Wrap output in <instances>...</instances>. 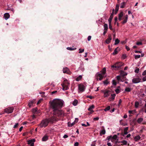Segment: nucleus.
<instances>
[{
	"mask_svg": "<svg viewBox=\"0 0 146 146\" xmlns=\"http://www.w3.org/2000/svg\"><path fill=\"white\" fill-rule=\"evenodd\" d=\"M116 78L119 81H122L121 80V76H117L116 77Z\"/></svg>",
	"mask_w": 146,
	"mask_h": 146,
	"instance_id": "e433bc0d",
	"label": "nucleus"
},
{
	"mask_svg": "<svg viewBox=\"0 0 146 146\" xmlns=\"http://www.w3.org/2000/svg\"><path fill=\"white\" fill-rule=\"evenodd\" d=\"M142 75L143 76L146 75V70H145L142 73Z\"/></svg>",
	"mask_w": 146,
	"mask_h": 146,
	"instance_id": "4d7b16f0",
	"label": "nucleus"
},
{
	"mask_svg": "<svg viewBox=\"0 0 146 146\" xmlns=\"http://www.w3.org/2000/svg\"><path fill=\"white\" fill-rule=\"evenodd\" d=\"M114 11V9H113V11L112 13L111 14V15L110 16V18L108 19V21L109 23H111V20H112V19L113 18V17L112 16V14H113Z\"/></svg>",
	"mask_w": 146,
	"mask_h": 146,
	"instance_id": "412c9836",
	"label": "nucleus"
},
{
	"mask_svg": "<svg viewBox=\"0 0 146 146\" xmlns=\"http://www.w3.org/2000/svg\"><path fill=\"white\" fill-rule=\"evenodd\" d=\"M80 70H81L82 71H84V67H81L79 68Z\"/></svg>",
	"mask_w": 146,
	"mask_h": 146,
	"instance_id": "3c124183",
	"label": "nucleus"
},
{
	"mask_svg": "<svg viewBox=\"0 0 146 146\" xmlns=\"http://www.w3.org/2000/svg\"><path fill=\"white\" fill-rule=\"evenodd\" d=\"M125 5V2H123L122 3H121V5H120V8H123L124 7Z\"/></svg>",
	"mask_w": 146,
	"mask_h": 146,
	"instance_id": "2f4dec72",
	"label": "nucleus"
},
{
	"mask_svg": "<svg viewBox=\"0 0 146 146\" xmlns=\"http://www.w3.org/2000/svg\"><path fill=\"white\" fill-rule=\"evenodd\" d=\"M123 12H121L118 15V19L119 21H121L122 19H123Z\"/></svg>",
	"mask_w": 146,
	"mask_h": 146,
	"instance_id": "ddd939ff",
	"label": "nucleus"
},
{
	"mask_svg": "<svg viewBox=\"0 0 146 146\" xmlns=\"http://www.w3.org/2000/svg\"><path fill=\"white\" fill-rule=\"evenodd\" d=\"M48 139V136L47 135H45L42 138V141H46Z\"/></svg>",
	"mask_w": 146,
	"mask_h": 146,
	"instance_id": "a211bd4d",
	"label": "nucleus"
},
{
	"mask_svg": "<svg viewBox=\"0 0 146 146\" xmlns=\"http://www.w3.org/2000/svg\"><path fill=\"white\" fill-rule=\"evenodd\" d=\"M99 119L98 117H96L94 118V120H98Z\"/></svg>",
	"mask_w": 146,
	"mask_h": 146,
	"instance_id": "e2e57ef3",
	"label": "nucleus"
},
{
	"mask_svg": "<svg viewBox=\"0 0 146 146\" xmlns=\"http://www.w3.org/2000/svg\"><path fill=\"white\" fill-rule=\"evenodd\" d=\"M109 28L110 30H112V27L111 25V23H109Z\"/></svg>",
	"mask_w": 146,
	"mask_h": 146,
	"instance_id": "a19ab883",
	"label": "nucleus"
},
{
	"mask_svg": "<svg viewBox=\"0 0 146 146\" xmlns=\"http://www.w3.org/2000/svg\"><path fill=\"white\" fill-rule=\"evenodd\" d=\"M107 145L108 146H111V144L110 143L108 142L107 143Z\"/></svg>",
	"mask_w": 146,
	"mask_h": 146,
	"instance_id": "338daca9",
	"label": "nucleus"
},
{
	"mask_svg": "<svg viewBox=\"0 0 146 146\" xmlns=\"http://www.w3.org/2000/svg\"><path fill=\"white\" fill-rule=\"evenodd\" d=\"M141 79L139 78H134L132 80V82L134 84H137L141 82Z\"/></svg>",
	"mask_w": 146,
	"mask_h": 146,
	"instance_id": "9d476101",
	"label": "nucleus"
},
{
	"mask_svg": "<svg viewBox=\"0 0 146 146\" xmlns=\"http://www.w3.org/2000/svg\"><path fill=\"white\" fill-rule=\"evenodd\" d=\"M51 108L53 110L54 115L58 117L64 115L63 112L60 110L63 106L64 101L61 100L54 99L52 102H50Z\"/></svg>",
	"mask_w": 146,
	"mask_h": 146,
	"instance_id": "f257e3e1",
	"label": "nucleus"
},
{
	"mask_svg": "<svg viewBox=\"0 0 146 146\" xmlns=\"http://www.w3.org/2000/svg\"><path fill=\"white\" fill-rule=\"evenodd\" d=\"M104 30H108V25L107 24H105L104 25Z\"/></svg>",
	"mask_w": 146,
	"mask_h": 146,
	"instance_id": "cd10ccee",
	"label": "nucleus"
},
{
	"mask_svg": "<svg viewBox=\"0 0 146 146\" xmlns=\"http://www.w3.org/2000/svg\"><path fill=\"white\" fill-rule=\"evenodd\" d=\"M146 103L145 104L144 107L145 108V112L146 113V101H145Z\"/></svg>",
	"mask_w": 146,
	"mask_h": 146,
	"instance_id": "774afa93",
	"label": "nucleus"
},
{
	"mask_svg": "<svg viewBox=\"0 0 146 146\" xmlns=\"http://www.w3.org/2000/svg\"><path fill=\"white\" fill-rule=\"evenodd\" d=\"M63 71L64 73H66L68 74H71V72L70 71L69 69L67 67L64 68L63 69Z\"/></svg>",
	"mask_w": 146,
	"mask_h": 146,
	"instance_id": "f8f14e48",
	"label": "nucleus"
},
{
	"mask_svg": "<svg viewBox=\"0 0 146 146\" xmlns=\"http://www.w3.org/2000/svg\"><path fill=\"white\" fill-rule=\"evenodd\" d=\"M125 48L127 49V51H129L130 50L129 48L127 46H125Z\"/></svg>",
	"mask_w": 146,
	"mask_h": 146,
	"instance_id": "bf43d9fd",
	"label": "nucleus"
},
{
	"mask_svg": "<svg viewBox=\"0 0 146 146\" xmlns=\"http://www.w3.org/2000/svg\"><path fill=\"white\" fill-rule=\"evenodd\" d=\"M87 98H90V99H92V96H86Z\"/></svg>",
	"mask_w": 146,
	"mask_h": 146,
	"instance_id": "69168bd1",
	"label": "nucleus"
},
{
	"mask_svg": "<svg viewBox=\"0 0 146 146\" xmlns=\"http://www.w3.org/2000/svg\"><path fill=\"white\" fill-rule=\"evenodd\" d=\"M119 5H116V6L115 9V11H116V13H115V14H116L117 12V11H118V10H119Z\"/></svg>",
	"mask_w": 146,
	"mask_h": 146,
	"instance_id": "f704fd0d",
	"label": "nucleus"
},
{
	"mask_svg": "<svg viewBox=\"0 0 146 146\" xmlns=\"http://www.w3.org/2000/svg\"><path fill=\"white\" fill-rule=\"evenodd\" d=\"M134 140L135 141H137L141 139V137L139 135L135 136L134 137Z\"/></svg>",
	"mask_w": 146,
	"mask_h": 146,
	"instance_id": "6ab92c4d",
	"label": "nucleus"
},
{
	"mask_svg": "<svg viewBox=\"0 0 146 146\" xmlns=\"http://www.w3.org/2000/svg\"><path fill=\"white\" fill-rule=\"evenodd\" d=\"M119 40L118 38L116 39L115 40V43L114 44L115 45H117L119 43Z\"/></svg>",
	"mask_w": 146,
	"mask_h": 146,
	"instance_id": "473e14b6",
	"label": "nucleus"
},
{
	"mask_svg": "<svg viewBox=\"0 0 146 146\" xmlns=\"http://www.w3.org/2000/svg\"><path fill=\"white\" fill-rule=\"evenodd\" d=\"M103 83L105 85H107L109 83V82L108 81V80H106L103 82Z\"/></svg>",
	"mask_w": 146,
	"mask_h": 146,
	"instance_id": "4c0bfd02",
	"label": "nucleus"
},
{
	"mask_svg": "<svg viewBox=\"0 0 146 146\" xmlns=\"http://www.w3.org/2000/svg\"><path fill=\"white\" fill-rule=\"evenodd\" d=\"M139 105V103L137 101H136L135 102V106L136 108H138Z\"/></svg>",
	"mask_w": 146,
	"mask_h": 146,
	"instance_id": "c85d7f7f",
	"label": "nucleus"
},
{
	"mask_svg": "<svg viewBox=\"0 0 146 146\" xmlns=\"http://www.w3.org/2000/svg\"><path fill=\"white\" fill-rule=\"evenodd\" d=\"M126 57V55L125 54H123L121 56V58L123 59H125Z\"/></svg>",
	"mask_w": 146,
	"mask_h": 146,
	"instance_id": "58836bf2",
	"label": "nucleus"
},
{
	"mask_svg": "<svg viewBox=\"0 0 146 146\" xmlns=\"http://www.w3.org/2000/svg\"><path fill=\"white\" fill-rule=\"evenodd\" d=\"M111 98H109V100L110 101H111V99L112 100H113L115 99V94H111Z\"/></svg>",
	"mask_w": 146,
	"mask_h": 146,
	"instance_id": "393cba45",
	"label": "nucleus"
},
{
	"mask_svg": "<svg viewBox=\"0 0 146 146\" xmlns=\"http://www.w3.org/2000/svg\"><path fill=\"white\" fill-rule=\"evenodd\" d=\"M112 84L114 86H115L117 84V83L114 80H112Z\"/></svg>",
	"mask_w": 146,
	"mask_h": 146,
	"instance_id": "c03bdc74",
	"label": "nucleus"
},
{
	"mask_svg": "<svg viewBox=\"0 0 146 146\" xmlns=\"http://www.w3.org/2000/svg\"><path fill=\"white\" fill-rule=\"evenodd\" d=\"M33 112L34 113H36V112H37V109H36V108L33 109Z\"/></svg>",
	"mask_w": 146,
	"mask_h": 146,
	"instance_id": "09e8293b",
	"label": "nucleus"
},
{
	"mask_svg": "<svg viewBox=\"0 0 146 146\" xmlns=\"http://www.w3.org/2000/svg\"><path fill=\"white\" fill-rule=\"evenodd\" d=\"M128 18V16L127 15H126L125 17V19H124L123 21L122 22V23L123 24H124L125 23H126L127 21Z\"/></svg>",
	"mask_w": 146,
	"mask_h": 146,
	"instance_id": "dca6fc26",
	"label": "nucleus"
},
{
	"mask_svg": "<svg viewBox=\"0 0 146 146\" xmlns=\"http://www.w3.org/2000/svg\"><path fill=\"white\" fill-rule=\"evenodd\" d=\"M91 36H89L88 37V38H87L88 40V41H89L91 40Z\"/></svg>",
	"mask_w": 146,
	"mask_h": 146,
	"instance_id": "864d4df0",
	"label": "nucleus"
},
{
	"mask_svg": "<svg viewBox=\"0 0 146 146\" xmlns=\"http://www.w3.org/2000/svg\"><path fill=\"white\" fill-rule=\"evenodd\" d=\"M107 138L108 140H111V141L113 142V140H116L117 139V136L116 135H115L113 136H110L108 137H107Z\"/></svg>",
	"mask_w": 146,
	"mask_h": 146,
	"instance_id": "1a4fd4ad",
	"label": "nucleus"
},
{
	"mask_svg": "<svg viewBox=\"0 0 146 146\" xmlns=\"http://www.w3.org/2000/svg\"><path fill=\"white\" fill-rule=\"evenodd\" d=\"M112 40V37L111 35H109L108 38L106 40V42L107 44H109Z\"/></svg>",
	"mask_w": 146,
	"mask_h": 146,
	"instance_id": "2eb2a0df",
	"label": "nucleus"
},
{
	"mask_svg": "<svg viewBox=\"0 0 146 146\" xmlns=\"http://www.w3.org/2000/svg\"><path fill=\"white\" fill-rule=\"evenodd\" d=\"M101 92L104 94V98H107L110 95V91L107 90L105 89L102 90H101Z\"/></svg>",
	"mask_w": 146,
	"mask_h": 146,
	"instance_id": "20e7f679",
	"label": "nucleus"
},
{
	"mask_svg": "<svg viewBox=\"0 0 146 146\" xmlns=\"http://www.w3.org/2000/svg\"><path fill=\"white\" fill-rule=\"evenodd\" d=\"M141 57V56L140 55H136L135 56V59H137L140 58Z\"/></svg>",
	"mask_w": 146,
	"mask_h": 146,
	"instance_id": "37998d69",
	"label": "nucleus"
},
{
	"mask_svg": "<svg viewBox=\"0 0 146 146\" xmlns=\"http://www.w3.org/2000/svg\"><path fill=\"white\" fill-rule=\"evenodd\" d=\"M82 78V75H80L76 78V80L77 81H79L81 80Z\"/></svg>",
	"mask_w": 146,
	"mask_h": 146,
	"instance_id": "b1692460",
	"label": "nucleus"
},
{
	"mask_svg": "<svg viewBox=\"0 0 146 146\" xmlns=\"http://www.w3.org/2000/svg\"><path fill=\"white\" fill-rule=\"evenodd\" d=\"M136 44L138 45H141L142 44V43L141 42H138L136 43Z\"/></svg>",
	"mask_w": 146,
	"mask_h": 146,
	"instance_id": "49530a36",
	"label": "nucleus"
},
{
	"mask_svg": "<svg viewBox=\"0 0 146 146\" xmlns=\"http://www.w3.org/2000/svg\"><path fill=\"white\" fill-rule=\"evenodd\" d=\"M105 133H106V131L104 129L101 130L100 133V134L101 135H104Z\"/></svg>",
	"mask_w": 146,
	"mask_h": 146,
	"instance_id": "4be33fe9",
	"label": "nucleus"
},
{
	"mask_svg": "<svg viewBox=\"0 0 146 146\" xmlns=\"http://www.w3.org/2000/svg\"><path fill=\"white\" fill-rule=\"evenodd\" d=\"M79 143L78 142H76L74 144V146H78V145Z\"/></svg>",
	"mask_w": 146,
	"mask_h": 146,
	"instance_id": "052dcab7",
	"label": "nucleus"
},
{
	"mask_svg": "<svg viewBox=\"0 0 146 146\" xmlns=\"http://www.w3.org/2000/svg\"><path fill=\"white\" fill-rule=\"evenodd\" d=\"M131 90V88H126L125 89V91L126 92H130Z\"/></svg>",
	"mask_w": 146,
	"mask_h": 146,
	"instance_id": "7c9ffc66",
	"label": "nucleus"
},
{
	"mask_svg": "<svg viewBox=\"0 0 146 146\" xmlns=\"http://www.w3.org/2000/svg\"><path fill=\"white\" fill-rule=\"evenodd\" d=\"M135 111V110H129V114H133L134 112Z\"/></svg>",
	"mask_w": 146,
	"mask_h": 146,
	"instance_id": "ea45409f",
	"label": "nucleus"
},
{
	"mask_svg": "<svg viewBox=\"0 0 146 146\" xmlns=\"http://www.w3.org/2000/svg\"><path fill=\"white\" fill-rule=\"evenodd\" d=\"M121 143H122L123 145H127V141L125 140H123L120 141Z\"/></svg>",
	"mask_w": 146,
	"mask_h": 146,
	"instance_id": "bb28decb",
	"label": "nucleus"
},
{
	"mask_svg": "<svg viewBox=\"0 0 146 146\" xmlns=\"http://www.w3.org/2000/svg\"><path fill=\"white\" fill-rule=\"evenodd\" d=\"M79 53H82L84 52V49H82L80 48L79 49Z\"/></svg>",
	"mask_w": 146,
	"mask_h": 146,
	"instance_id": "79ce46f5",
	"label": "nucleus"
},
{
	"mask_svg": "<svg viewBox=\"0 0 146 146\" xmlns=\"http://www.w3.org/2000/svg\"><path fill=\"white\" fill-rule=\"evenodd\" d=\"M94 108V106L93 105H92V106H90L89 108L88 109V110L92 111V112H93L94 111L92 110V109Z\"/></svg>",
	"mask_w": 146,
	"mask_h": 146,
	"instance_id": "f3484780",
	"label": "nucleus"
},
{
	"mask_svg": "<svg viewBox=\"0 0 146 146\" xmlns=\"http://www.w3.org/2000/svg\"><path fill=\"white\" fill-rule=\"evenodd\" d=\"M106 69L105 68H104L101 71V73H97L96 74V79L97 80H102L106 73Z\"/></svg>",
	"mask_w": 146,
	"mask_h": 146,
	"instance_id": "7ed1b4c3",
	"label": "nucleus"
},
{
	"mask_svg": "<svg viewBox=\"0 0 146 146\" xmlns=\"http://www.w3.org/2000/svg\"><path fill=\"white\" fill-rule=\"evenodd\" d=\"M143 120V118H138L137 120V122L138 123H141Z\"/></svg>",
	"mask_w": 146,
	"mask_h": 146,
	"instance_id": "aec40b11",
	"label": "nucleus"
},
{
	"mask_svg": "<svg viewBox=\"0 0 146 146\" xmlns=\"http://www.w3.org/2000/svg\"><path fill=\"white\" fill-rule=\"evenodd\" d=\"M142 52L141 51H138V50H135V53H141Z\"/></svg>",
	"mask_w": 146,
	"mask_h": 146,
	"instance_id": "13d9d810",
	"label": "nucleus"
},
{
	"mask_svg": "<svg viewBox=\"0 0 146 146\" xmlns=\"http://www.w3.org/2000/svg\"><path fill=\"white\" fill-rule=\"evenodd\" d=\"M118 47L116 48L114 50V52L112 54L115 55L117 54V50Z\"/></svg>",
	"mask_w": 146,
	"mask_h": 146,
	"instance_id": "c756f323",
	"label": "nucleus"
},
{
	"mask_svg": "<svg viewBox=\"0 0 146 146\" xmlns=\"http://www.w3.org/2000/svg\"><path fill=\"white\" fill-rule=\"evenodd\" d=\"M58 119L54 117H52L48 119H45L42 120L38 126L40 127H45L47 126L49 122L52 123L58 120Z\"/></svg>",
	"mask_w": 146,
	"mask_h": 146,
	"instance_id": "f03ea898",
	"label": "nucleus"
},
{
	"mask_svg": "<svg viewBox=\"0 0 146 146\" xmlns=\"http://www.w3.org/2000/svg\"><path fill=\"white\" fill-rule=\"evenodd\" d=\"M70 83L69 81L66 79H65L64 80L63 83L62 84V86H63L64 87L66 88V90L69 89Z\"/></svg>",
	"mask_w": 146,
	"mask_h": 146,
	"instance_id": "39448f33",
	"label": "nucleus"
},
{
	"mask_svg": "<svg viewBox=\"0 0 146 146\" xmlns=\"http://www.w3.org/2000/svg\"><path fill=\"white\" fill-rule=\"evenodd\" d=\"M33 101H30L28 105L29 107H31L33 105Z\"/></svg>",
	"mask_w": 146,
	"mask_h": 146,
	"instance_id": "72a5a7b5",
	"label": "nucleus"
},
{
	"mask_svg": "<svg viewBox=\"0 0 146 146\" xmlns=\"http://www.w3.org/2000/svg\"><path fill=\"white\" fill-rule=\"evenodd\" d=\"M122 101L121 99H120L119 100V103L118 104V106H119L121 104V102Z\"/></svg>",
	"mask_w": 146,
	"mask_h": 146,
	"instance_id": "6e6d98bb",
	"label": "nucleus"
},
{
	"mask_svg": "<svg viewBox=\"0 0 146 146\" xmlns=\"http://www.w3.org/2000/svg\"><path fill=\"white\" fill-rule=\"evenodd\" d=\"M67 49L68 50H74V49L72 48L71 47H68L67 48Z\"/></svg>",
	"mask_w": 146,
	"mask_h": 146,
	"instance_id": "a18cd8bd",
	"label": "nucleus"
},
{
	"mask_svg": "<svg viewBox=\"0 0 146 146\" xmlns=\"http://www.w3.org/2000/svg\"><path fill=\"white\" fill-rule=\"evenodd\" d=\"M78 88L79 89L78 92H83L85 89V86L82 84H80L78 86Z\"/></svg>",
	"mask_w": 146,
	"mask_h": 146,
	"instance_id": "423d86ee",
	"label": "nucleus"
},
{
	"mask_svg": "<svg viewBox=\"0 0 146 146\" xmlns=\"http://www.w3.org/2000/svg\"><path fill=\"white\" fill-rule=\"evenodd\" d=\"M78 103V101L77 100H75L72 103V104L74 106H76L77 105Z\"/></svg>",
	"mask_w": 146,
	"mask_h": 146,
	"instance_id": "5701e85b",
	"label": "nucleus"
},
{
	"mask_svg": "<svg viewBox=\"0 0 146 146\" xmlns=\"http://www.w3.org/2000/svg\"><path fill=\"white\" fill-rule=\"evenodd\" d=\"M78 118H75V121H75V122H78Z\"/></svg>",
	"mask_w": 146,
	"mask_h": 146,
	"instance_id": "0e129e2a",
	"label": "nucleus"
},
{
	"mask_svg": "<svg viewBox=\"0 0 146 146\" xmlns=\"http://www.w3.org/2000/svg\"><path fill=\"white\" fill-rule=\"evenodd\" d=\"M115 92L117 94H118L120 92L119 90V89H117L115 90Z\"/></svg>",
	"mask_w": 146,
	"mask_h": 146,
	"instance_id": "5fc2aeb1",
	"label": "nucleus"
},
{
	"mask_svg": "<svg viewBox=\"0 0 146 146\" xmlns=\"http://www.w3.org/2000/svg\"><path fill=\"white\" fill-rule=\"evenodd\" d=\"M75 121L73 122L72 123H70V122H68V126L69 127H72L75 124Z\"/></svg>",
	"mask_w": 146,
	"mask_h": 146,
	"instance_id": "a878e982",
	"label": "nucleus"
},
{
	"mask_svg": "<svg viewBox=\"0 0 146 146\" xmlns=\"http://www.w3.org/2000/svg\"><path fill=\"white\" fill-rule=\"evenodd\" d=\"M10 15L9 13H5L4 15V17L6 20L8 19L10 17Z\"/></svg>",
	"mask_w": 146,
	"mask_h": 146,
	"instance_id": "4468645a",
	"label": "nucleus"
},
{
	"mask_svg": "<svg viewBox=\"0 0 146 146\" xmlns=\"http://www.w3.org/2000/svg\"><path fill=\"white\" fill-rule=\"evenodd\" d=\"M123 63L121 62H117L114 65L111 66L112 68H115V69H117L122 66Z\"/></svg>",
	"mask_w": 146,
	"mask_h": 146,
	"instance_id": "0eeeda50",
	"label": "nucleus"
},
{
	"mask_svg": "<svg viewBox=\"0 0 146 146\" xmlns=\"http://www.w3.org/2000/svg\"><path fill=\"white\" fill-rule=\"evenodd\" d=\"M13 107H9L5 109V111L8 113H11L13 112Z\"/></svg>",
	"mask_w": 146,
	"mask_h": 146,
	"instance_id": "6e6552de",
	"label": "nucleus"
},
{
	"mask_svg": "<svg viewBox=\"0 0 146 146\" xmlns=\"http://www.w3.org/2000/svg\"><path fill=\"white\" fill-rule=\"evenodd\" d=\"M19 125V123H16L13 126V128H16L18 127Z\"/></svg>",
	"mask_w": 146,
	"mask_h": 146,
	"instance_id": "de8ad7c7",
	"label": "nucleus"
},
{
	"mask_svg": "<svg viewBox=\"0 0 146 146\" xmlns=\"http://www.w3.org/2000/svg\"><path fill=\"white\" fill-rule=\"evenodd\" d=\"M142 80L143 82H145L146 81V75L143 77L142 78Z\"/></svg>",
	"mask_w": 146,
	"mask_h": 146,
	"instance_id": "8fccbe9b",
	"label": "nucleus"
},
{
	"mask_svg": "<svg viewBox=\"0 0 146 146\" xmlns=\"http://www.w3.org/2000/svg\"><path fill=\"white\" fill-rule=\"evenodd\" d=\"M68 137V136L66 135V134H65L64 136H63V137L64 138H67Z\"/></svg>",
	"mask_w": 146,
	"mask_h": 146,
	"instance_id": "680f3d73",
	"label": "nucleus"
},
{
	"mask_svg": "<svg viewBox=\"0 0 146 146\" xmlns=\"http://www.w3.org/2000/svg\"><path fill=\"white\" fill-rule=\"evenodd\" d=\"M35 141V139L29 140L28 141V144L30 145V146H34V143Z\"/></svg>",
	"mask_w": 146,
	"mask_h": 146,
	"instance_id": "9b49d317",
	"label": "nucleus"
},
{
	"mask_svg": "<svg viewBox=\"0 0 146 146\" xmlns=\"http://www.w3.org/2000/svg\"><path fill=\"white\" fill-rule=\"evenodd\" d=\"M139 71V69L137 68L135 70V72L136 73H138Z\"/></svg>",
	"mask_w": 146,
	"mask_h": 146,
	"instance_id": "603ef678",
	"label": "nucleus"
},
{
	"mask_svg": "<svg viewBox=\"0 0 146 146\" xmlns=\"http://www.w3.org/2000/svg\"><path fill=\"white\" fill-rule=\"evenodd\" d=\"M110 109V107L109 106L107 107L106 108L104 109V110L105 111H106L109 110Z\"/></svg>",
	"mask_w": 146,
	"mask_h": 146,
	"instance_id": "c9c22d12",
	"label": "nucleus"
}]
</instances>
